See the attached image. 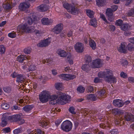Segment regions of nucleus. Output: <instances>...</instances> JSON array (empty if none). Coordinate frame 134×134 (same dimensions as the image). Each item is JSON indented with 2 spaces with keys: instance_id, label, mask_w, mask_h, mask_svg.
<instances>
[{
  "instance_id": "obj_1",
  "label": "nucleus",
  "mask_w": 134,
  "mask_h": 134,
  "mask_svg": "<svg viewBox=\"0 0 134 134\" xmlns=\"http://www.w3.org/2000/svg\"><path fill=\"white\" fill-rule=\"evenodd\" d=\"M49 99H51V103L53 104H55L58 102L64 104L70 100V96L60 91L58 92L55 94L50 96L49 92L46 90L42 91L39 94V99L42 103L47 102Z\"/></svg>"
},
{
  "instance_id": "obj_2",
  "label": "nucleus",
  "mask_w": 134,
  "mask_h": 134,
  "mask_svg": "<svg viewBox=\"0 0 134 134\" xmlns=\"http://www.w3.org/2000/svg\"><path fill=\"white\" fill-rule=\"evenodd\" d=\"M98 75L99 77L104 78L108 82L115 83L116 82L115 77L113 76L112 71L109 69H107L104 72H99Z\"/></svg>"
},
{
  "instance_id": "obj_3",
  "label": "nucleus",
  "mask_w": 134,
  "mask_h": 134,
  "mask_svg": "<svg viewBox=\"0 0 134 134\" xmlns=\"http://www.w3.org/2000/svg\"><path fill=\"white\" fill-rule=\"evenodd\" d=\"M58 54L61 57H65L67 55V61L70 64H73V62L72 56L70 53L67 54L64 51L61 49H59L57 51Z\"/></svg>"
},
{
  "instance_id": "obj_4",
  "label": "nucleus",
  "mask_w": 134,
  "mask_h": 134,
  "mask_svg": "<svg viewBox=\"0 0 134 134\" xmlns=\"http://www.w3.org/2000/svg\"><path fill=\"white\" fill-rule=\"evenodd\" d=\"M72 126V124L70 121L67 120L64 121L61 124V128L64 131L69 132L71 129Z\"/></svg>"
},
{
  "instance_id": "obj_5",
  "label": "nucleus",
  "mask_w": 134,
  "mask_h": 134,
  "mask_svg": "<svg viewBox=\"0 0 134 134\" xmlns=\"http://www.w3.org/2000/svg\"><path fill=\"white\" fill-rule=\"evenodd\" d=\"M31 29L29 28L28 26V25L27 24H25L21 25H19L18 28V31H19V32H29L30 31Z\"/></svg>"
},
{
  "instance_id": "obj_6",
  "label": "nucleus",
  "mask_w": 134,
  "mask_h": 134,
  "mask_svg": "<svg viewBox=\"0 0 134 134\" xmlns=\"http://www.w3.org/2000/svg\"><path fill=\"white\" fill-rule=\"evenodd\" d=\"M101 66L100 60L99 59L93 60L90 65V66L93 68H99Z\"/></svg>"
},
{
  "instance_id": "obj_7",
  "label": "nucleus",
  "mask_w": 134,
  "mask_h": 134,
  "mask_svg": "<svg viewBox=\"0 0 134 134\" xmlns=\"http://www.w3.org/2000/svg\"><path fill=\"white\" fill-rule=\"evenodd\" d=\"M76 52L82 53L84 51V46L83 44L77 42L74 46Z\"/></svg>"
},
{
  "instance_id": "obj_8",
  "label": "nucleus",
  "mask_w": 134,
  "mask_h": 134,
  "mask_svg": "<svg viewBox=\"0 0 134 134\" xmlns=\"http://www.w3.org/2000/svg\"><path fill=\"white\" fill-rule=\"evenodd\" d=\"M50 42L51 41L50 39L47 38L37 44V46L39 47H46L49 44Z\"/></svg>"
},
{
  "instance_id": "obj_9",
  "label": "nucleus",
  "mask_w": 134,
  "mask_h": 134,
  "mask_svg": "<svg viewBox=\"0 0 134 134\" xmlns=\"http://www.w3.org/2000/svg\"><path fill=\"white\" fill-rule=\"evenodd\" d=\"M8 120L12 122L19 121L21 119V116L19 114H16L11 116H9L8 118Z\"/></svg>"
},
{
  "instance_id": "obj_10",
  "label": "nucleus",
  "mask_w": 134,
  "mask_h": 134,
  "mask_svg": "<svg viewBox=\"0 0 134 134\" xmlns=\"http://www.w3.org/2000/svg\"><path fill=\"white\" fill-rule=\"evenodd\" d=\"M59 76L64 78L66 80H72L76 77V76L74 75L66 74H62L60 75Z\"/></svg>"
},
{
  "instance_id": "obj_11",
  "label": "nucleus",
  "mask_w": 134,
  "mask_h": 134,
  "mask_svg": "<svg viewBox=\"0 0 134 134\" xmlns=\"http://www.w3.org/2000/svg\"><path fill=\"white\" fill-rule=\"evenodd\" d=\"M30 6L29 3L26 2H25L21 3L19 6V8L20 10L24 11L29 8Z\"/></svg>"
},
{
  "instance_id": "obj_12",
  "label": "nucleus",
  "mask_w": 134,
  "mask_h": 134,
  "mask_svg": "<svg viewBox=\"0 0 134 134\" xmlns=\"http://www.w3.org/2000/svg\"><path fill=\"white\" fill-rule=\"evenodd\" d=\"M63 25L60 24L56 26L53 29V32L56 34H58L63 29Z\"/></svg>"
},
{
  "instance_id": "obj_13",
  "label": "nucleus",
  "mask_w": 134,
  "mask_h": 134,
  "mask_svg": "<svg viewBox=\"0 0 134 134\" xmlns=\"http://www.w3.org/2000/svg\"><path fill=\"white\" fill-rule=\"evenodd\" d=\"M113 103L114 106L118 107H121L123 105L122 101L119 99L114 100Z\"/></svg>"
},
{
  "instance_id": "obj_14",
  "label": "nucleus",
  "mask_w": 134,
  "mask_h": 134,
  "mask_svg": "<svg viewBox=\"0 0 134 134\" xmlns=\"http://www.w3.org/2000/svg\"><path fill=\"white\" fill-rule=\"evenodd\" d=\"M42 23L45 25L51 24L53 22V20L49 19L48 18H43L41 20Z\"/></svg>"
},
{
  "instance_id": "obj_15",
  "label": "nucleus",
  "mask_w": 134,
  "mask_h": 134,
  "mask_svg": "<svg viewBox=\"0 0 134 134\" xmlns=\"http://www.w3.org/2000/svg\"><path fill=\"white\" fill-rule=\"evenodd\" d=\"M107 94V93L105 90L104 89H102L98 91L97 92V97H98L99 98H104L106 97V95Z\"/></svg>"
},
{
  "instance_id": "obj_16",
  "label": "nucleus",
  "mask_w": 134,
  "mask_h": 134,
  "mask_svg": "<svg viewBox=\"0 0 134 134\" xmlns=\"http://www.w3.org/2000/svg\"><path fill=\"white\" fill-rule=\"evenodd\" d=\"M118 51L121 53H127L126 47L125 43H122L121 45L118 48Z\"/></svg>"
},
{
  "instance_id": "obj_17",
  "label": "nucleus",
  "mask_w": 134,
  "mask_h": 134,
  "mask_svg": "<svg viewBox=\"0 0 134 134\" xmlns=\"http://www.w3.org/2000/svg\"><path fill=\"white\" fill-rule=\"evenodd\" d=\"M25 76L24 75L19 74L16 78V81L18 83H22L26 79Z\"/></svg>"
},
{
  "instance_id": "obj_18",
  "label": "nucleus",
  "mask_w": 134,
  "mask_h": 134,
  "mask_svg": "<svg viewBox=\"0 0 134 134\" xmlns=\"http://www.w3.org/2000/svg\"><path fill=\"white\" fill-rule=\"evenodd\" d=\"M27 131L29 134H43L44 133L41 130L39 129L36 131L29 129L27 130Z\"/></svg>"
},
{
  "instance_id": "obj_19",
  "label": "nucleus",
  "mask_w": 134,
  "mask_h": 134,
  "mask_svg": "<svg viewBox=\"0 0 134 134\" xmlns=\"http://www.w3.org/2000/svg\"><path fill=\"white\" fill-rule=\"evenodd\" d=\"M3 7L6 12H9L13 8L12 6L9 3L3 4Z\"/></svg>"
},
{
  "instance_id": "obj_20",
  "label": "nucleus",
  "mask_w": 134,
  "mask_h": 134,
  "mask_svg": "<svg viewBox=\"0 0 134 134\" xmlns=\"http://www.w3.org/2000/svg\"><path fill=\"white\" fill-rule=\"evenodd\" d=\"M79 12V10L77 8L72 5L68 12L72 14L75 15L78 13Z\"/></svg>"
},
{
  "instance_id": "obj_21",
  "label": "nucleus",
  "mask_w": 134,
  "mask_h": 134,
  "mask_svg": "<svg viewBox=\"0 0 134 134\" xmlns=\"http://www.w3.org/2000/svg\"><path fill=\"white\" fill-rule=\"evenodd\" d=\"M125 120L127 121L134 120V116L130 113H126L124 116Z\"/></svg>"
},
{
  "instance_id": "obj_22",
  "label": "nucleus",
  "mask_w": 134,
  "mask_h": 134,
  "mask_svg": "<svg viewBox=\"0 0 134 134\" xmlns=\"http://www.w3.org/2000/svg\"><path fill=\"white\" fill-rule=\"evenodd\" d=\"M8 116L6 115V114H3V117L1 119L2 124L1 126L2 127L5 126L7 124V121L8 120Z\"/></svg>"
},
{
  "instance_id": "obj_23",
  "label": "nucleus",
  "mask_w": 134,
  "mask_h": 134,
  "mask_svg": "<svg viewBox=\"0 0 134 134\" xmlns=\"http://www.w3.org/2000/svg\"><path fill=\"white\" fill-rule=\"evenodd\" d=\"M86 98L88 100H90L93 101H95L98 98L97 95L95 94H91L86 96Z\"/></svg>"
},
{
  "instance_id": "obj_24",
  "label": "nucleus",
  "mask_w": 134,
  "mask_h": 134,
  "mask_svg": "<svg viewBox=\"0 0 134 134\" xmlns=\"http://www.w3.org/2000/svg\"><path fill=\"white\" fill-rule=\"evenodd\" d=\"M120 28L122 30L126 31L130 30L131 26L128 24H122Z\"/></svg>"
},
{
  "instance_id": "obj_25",
  "label": "nucleus",
  "mask_w": 134,
  "mask_h": 134,
  "mask_svg": "<svg viewBox=\"0 0 134 134\" xmlns=\"http://www.w3.org/2000/svg\"><path fill=\"white\" fill-rule=\"evenodd\" d=\"M34 107L33 105H27L23 108V109L25 111L28 112L30 111Z\"/></svg>"
},
{
  "instance_id": "obj_26",
  "label": "nucleus",
  "mask_w": 134,
  "mask_h": 134,
  "mask_svg": "<svg viewBox=\"0 0 134 134\" xmlns=\"http://www.w3.org/2000/svg\"><path fill=\"white\" fill-rule=\"evenodd\" d=\"M89 44L90 46L93 50H94L96 48V44L95 42L93 40H90V38Z\"/></svg>"
},
{
  "instance_id": "obj_27",
  "label": "nucleus",
  "mask_w": 134,
  "mask_h": 134,
  "mask_svg": "<svg viewBox=\"0 0 134 134\" xmlns=\"http://www.w3.org/2000/svg\"><path fill=\"white\" fill-rule=\"evenodd\" d=\"M81 68L83 70L87 72L89 71L90 70V68L89 64H87L83 65L82 66Z\"/></svg>"
},
{
  "instance_id": "obj_28",
  "label": "nucleus",
  "mask_w": 134,
  "mask_h": 134,
  "mask_svg": "<svg viewBox=\"0 0 134 134\" xmlns=\"http://www.w3.org/2000/svg\"><path fill=\"white\" fill-rule=\"evenodd\" d=\"M48 6L45 4H42L39 6V9L42 12L46 11L48 10Z\"/></svg>"
},
{
  "instance_id": "obj_29",
  "label": "nucleus",
  "mask_w": 134,
  "mask_h": 134,
  "mask_svg": "<svg viewBox=\"0 0 134 134\" xmlns=\"http://www.w3.org/2000/svg\"><path fill=\"white\" fill-rule=\"evenodd\" d=\"M97 4L99 7L104 5L105 4V0H96Z\"/></svg>"
},
{
  "instance_id": "obj_30",
  "label": "nucleus",
  "mask_w": 134,
  "mask_h": 134,
  "mask_svg": "<svg viewBox=\"0 0 134 134\" xmlns=\"http://www.w3.org/2000/svg\"><path fill=\"white\" fill-rule=\"evenodd\" d=\"M26 58L23 55H21L17 57L16 60L20 62L23 63L24 60H26Z\"/></svg>"
},
{
  "instance_id": "obj_31",
  "label": "nucleus",
  "mask_w": 134,
  "mask_h": 134,
  "mask_svg": "<svg viewBox=\"0 0 134 134\" xmlns=\"http://www.w3.org/2000/svg\"><path fill=\"white\" fill-rule=\"evenodd\" d=\"M55 87L57 90H61L63 89V85L61 83H57L55 84Z\"/></svg>"
},
{
  "instance_id": "obj_32",
  "label": "nucleus",
  "mask_w": 134,
  "mask_h": 134,
  "mask_svg": "<svg viewBox=\"0 0 134 134\" xmlns=\"http://www.w3.org/2000/svg\"><path fill=\"white\" fill-rule=\"evenodd\" d=\"M36 17L35 16L33 20L30 17H28L27 18V23L31 25L32 24V23L35 21L36 22Z\"/></svg>"
},
{
  "instance_id": "obj_33",
  "label": "nucleus",
  "mask_w": 134,
  "mask_h": 134,
  "mask_svg": "<svg viewBox=\"0 0 134 134\" xmlns=\"http://www.w3.org/2000/svg\"><path fill=\"white\" fill-rule=\"evenodd\" d=\"M36 69V67L34 64H31L29 66L28 69L29 71H33L35 70Z\"/></svg>"
},
{
  "instance_id": "obj_34",
  "label": "nucleus",
  "mask_w": 134,
  "mask_h": 134,
  "mask_svg": "<svg viewBox=\"0 0 134 134\" xmlns=\"http://www.w3.org/2000/svg\"><path fill=\"white\" fill-rule=\"evenodd\" d=\"M87 15L90 18H93V17L94 13L92 11L88 10L86 11Z\"/></svg>"
},
{
  "instance_id": "obj_35",
  "label": "nucleus",
  "mask_w": 134,
  "mask_h": 134,
  "mask_svg": "<svg viewBox=\"0 0 134 134\" xmlns=\"http://www.w3.org/2000/svg\"><path fill=\"white\" fill-rule=\"evenodd\" d=\"M63 6L64 7L68 10V11L69 12V10L70 9V8L71 7L72 5L71 4L65 3L63 4Z\"/></svg>"
},
{
  "instance_id": "obj_36",
  "label": "nucleus",
  "mask_w": 134,
  "mask_h": 134,
  "mask_svg": "<svg viewBox=\"0 0 134 134\" xmlns=\"http://www.w3.org/2000/svg\"><path fill=\"white\" fill-rule=\"evenodd\" d=\"M113 12L111 8H108L106 9V13L107 16L113 14Z\"/></svg>"
},
{
  "instance_id": "obj_37",
  "label": "nucleus",
  "mask_w": 134,
  "mask_h": 134,
  "mask_svg": "<svg viewBox=\"0 0 134 134\" xmlns=\"http://www.w3.org/2000/svg\"><path fill=\"white\" fill-rule=\"evenodd\" d=\"M86 90L88 93L93 92L94 91L93 87L91 86H88L87 87Z\"/></svg>"
},
{
  "instance_id": "obj_38",
  "label": "nucleus",
  "mask_w": 134,
  "mask_h": 134,
  "mask_svg": "<svg viewBox=\"0 0 134 134\" xmlns=\"http://www.w3.org/2000/svg\"><path fill=\"white\" fill-rule=\"evenodd\" d=\"M85 59L86 62L89 63L92 60L91 57L89 55H86L85 56Z\"/></svg>"
},
{
  "instance_id": "obj_39",
  "label": "nucleus",
  "mask_w": 134,
  "mask_h": 134,
  "mask_svg": "<svg viewBox=\"0 0 134 134\" xmlns=\"http://www.w3.org/2000/svg\"><path fill=\"white\" fill-rule=\"evenodd\" d=\"M48 63V65L51 64L53 63V61L51 58H48L46 59V60H44L43 61V63L44 64L45 63Z\"/></svg>"
},
{
  "instance_id": "obj_40",
  "label": "nucleus",
  "mask_w": 134,
  "mask_h": 134,
  "mask_svg": "<svg viewBox=\"0 0 134 134\" xmlns=\"http://www.w3.org/2000/svg\"><path fill=\"white\" fill-rule=\"evenodd\" d=\"M9 105L5 103H3L1 105V108L4 109L6 110L9 109Z\"/></svg>"
},
{
  "instance_id": "obj_41",
  "label": "nucleus",
  "mask_w": 134,
  "mask_h": 134,
  "mask_svg": "<svg viewBox=\"0 0 134 134\" xmlns=\"http://www.w3.org/2000/svg\"><path fill=\"white\" fill-rule=\"evenodd\" d=\"M85 90V88L82 86H80L78 87L77 88V91L80 93L84 92Z\"/></svg>"
},
{
  "instance_id": "obj_42",
  "label": "nucleus",
  "mask_w": 134,
  "mask_h": 134,
  "mask_svg": "<svg viewBox=\"0 0 134 134\" xmlns=\"http://www.w3.org/2000/svg\"><path fill=\"white\" fill-rule=\"evenodd\" d=\"M90 23L92 26L95 27L97 25V22L95 18L92 19L90 21Z\"/></svg>"
},
{
  "instance_id": "obj_43",
  "label": "nucleus",
  "mask_w": 134,
  "mask_h": 134,
  "mask_svg": "<svg viewBox=\"0 0 134 134\" xmlns=\"http://www.w3.org/2000/svg\"><path fill=\"white\" fill-rule=\"evenodd\" d=\"M14 134H18L22 132V129L21 128L15 129L13 131Z\"/></svg>"
},
{
  "instance_id": "obj_44",
  "label": "nucleus",
  "mask_w": 134,
  "mask_h": 134,
  "mask_svg": "<svg viewBox=\"0 0 134 134\" xmlns=\"http://www.w3.org/2000/svg\"><path fill=\"white\" fill-rule=\"evenodd\" d=\"M128 16H134V8L130 10L127 13Z\"/></svg>"
},
{
  "instance_id": "obj_45",
  "label": "nucleus",
  "mask_w": 134,
  "mask_h": 134,
  "mask_svg": "<svg viewBox=\"0 0 134 134\" xmlns=\"http://www.w3.org/2000/svg\"><path fill=\"white\" fill-rule=\"evenodd\" d=\"M40 125L43 127H45L48 125V122L42 120L39 122Z\"/></svg>"
},
{
  "instance_id": "obj_46",
  "label": "nucleus",
  "mask_w": 134,
  "mask_h": 134,
  "mask_svg": "<svg viewBox=\"0 0 134 134\" xmlns=\"http://www.w3.org/2000/svg\"><path fill=\"white\" fill-rule=\"evenodd\" d=\"M127 48L128 50L130 51H132L134 50V47L133 45L130 43H129L128 45Z\"/></svg>"
},
{
  "instance_id": "obj_47",
  "label": "nucleus",
  "mask_w": 134,
  "mask_h": 134,
  "mask_svg": "<svg viewBox=\"0 0 134 134\" xmlns=\"http://www.w3.org/2000/svg\"><path fill=\"white\" fill-rule=\"evenodd\" d=\"M122 22L123 21L122 20H117L116 21V25L118 26H119L120 27L123 24Z\"/></svg>"
},
{
  "instance_id": "obj_48",
  "label": "nucleus",
  "mask_w": 134,
  "mask_h": 134,
  "mask_svg": "<svg viewBox=\"0 0 134 134\" xmlns=\"http://www.w3.org/2000/svg\"><path fill=\"white\" fill-rule=\"evenodd\" d=\"M31 50V48L30 47H28L24 49V52L26 54H29L30 53Z\"/></svg>"
},
{
  "instance_id": "obj_49",
  "label": "nucleus",
  "mask_w": 134,
  "mask_h": 134,
  "mask_svg": "<svg viewBox=\"0 0 134 134\" xmlns=\"http://www.w3.org/2000/svg\"><path fill=\"white\" fill-rule=\"evenodd\" d=\"M4 91L6 92L7 93H10L11 91V88L9 87H6L3 88Z\"/></svg>"
},
{
  "instance_id": "obj_50",
  "label": "nucleus",
  "mask_w": 134,
  "mask_h": 134,
  "mask_svg": "<svg viewBox=\"0 0 134 134\" xmlns=\"http://www.w3.org/2000/svg\"><path fill=\"white\" fill-rule=\"evenodd\" d=\"M100 18H102L105 22L107 23H109L107 21V20L106 19L105 15L103 14H100Z\"/></svg>"
},
{
  "instance_id": "obj_51",
  "label": "nucleus",
  "mask_w": 134,
  "mask_h": 134,
  "mask_svg": "<svg viewBox=\"0 0 134 134\" xmlns=\"http://www.w3.org/2000/svg\"><path fill=\"white\" fill-rule=\"evenodd\" d=\"M0 52L2 54L5 52V48L3 45H0Z\"/></svg>"
},
{
  "instance_id": "obj_52",
  "label": "nucleus",
  "mask_w": 134,
  "mask_h": 134,
  "mask_svg": "<svg viewBox=\"0 0 134 134\" xmlns=\"http://www.w3.org/2000/svg\"><path fill=\"white\" fill-rule=\"evenodd\" d=\"M3 132L5 133H8L10 131V128L9 127H5L3 129Z\"/></svg>"
},
{
  "instance_id": "obj_53",
  "label": "nucleus",
  "mask_w": 134,
  "mask_h": 134,
  "mask_svg": "<svg viewBox=\"0 0 134 134\" xmlns=\"http://www.w3.org/2000/svg\"><path fill=\"white\" fill-rule=\"evenodd\" d=\"M75 108L73 107H70L69 109V112L73 114H75L76 112L74 111Z\"/></svg>"
},
{
  "instance_id": "obj_54",
  "label": "nucleus",
  "mask_w": 134,
  "mask_h": 134,
  "mask_svg": "<svg viewBox=\"0 0 134 134\" xmlns=\"http://www.w3.org/2000/svg\"><path fill=\"white\" fill-rule=\"evenodd\" d=\"M108 20L110 21H113V20L114 17L113 15H110L107 16Z\"/></svg>"
},
{
  "instance_id": "obj_55",
  "label": "nucleus",
  "mask_w": 134,
  "mask_h": 134,
  "mask_svg": "<svg viewBox=\"0 0 134 134\" xmlns=\"http://www.w3.org/2000/svg\"><path fill=\"white\" fill-rule=\"evenodd\" d=\"M8 36L12 38H14L16 37V34L14 33H10L8 34Z\"/></svg>"
},
{
  "instance_id": "obj_56",
  "label": "nucleus",
  "mask_w": 134,
  "mask_h": 134,
  "mask_svg": "<svg viewBox=\"0 0 134 134\" xmlns=\"http://www.w3.org/2000/svg\"><path fill=\"white\" fill-rule=\"evenodd\" d=\"M19 74H18V73L14 72L12 74H11V76L13 78H15L16 77V78L17 77V76Z\"/></svg>"
},
{
  "instance_id": "obj_57",
  "label": "nucleus",
  "mask_w": 134,
  "mask_h": 134,
  "mask_svg": "<svg viewBox=\"0 0 134 134\" xmlns=\"http://www.w3.org/2000/svg\"><path fill=\"white\" fill-rule=\"evenodd\" d=\"M118 8V6L116 5H113L111 6V10L113 12H114Z\"/></svg>"
},
{
  "instance_id": "obj_58",
  "label": "nucleus",
  "mask_w": 134,
  "mask_h": 134,
  "mask_svg": "<svg viewBox=\"0 0 134 134\" xmlns=\"http://www.w3.org/2000/svg\"><path fill=\"white\" fill-rule=\"evenodd\" d=\"M110 133L111 134H118V132L116 129H114L110 131Z\"/></svg>"
},
{
  "instance_id": "obj_59",
  "label": "nucleus",
  "mask_w": 134,
  "mask_h": 134,
  "mask_svg": "<svg viewBox=\"0 0 134 134\" xmlns=\"http://www.w3.org/2000/svg\"><path fill=\"white\" fill-rule=\"evenodd\" d=\"M121 76L124 78H126L127 77V74L124 72H122L120 74Z\"/></svg>"
},
{
  "instance_id": "obj_60",
  "label": "nucleus",
  "mask_w": 134,
  "mask_h": 134,
  "mask_svg": "<svg viewBox=\"0 0 134 134\" xmlns=\"http://www.w3.org/2000/svg\"><path fill=\"white\" fill-rule=\"evenodd\" d=\"M121 64L122 66H125L127 65L128 62L126 60H122Z\"/></svg>"
},
{
  "instance_id": "obj_61",
  "label": "nucleus",
  "mask_w": 134,
  "mask_h": 134,
  "mask_svg": "<svg viewBox=\"0 0 134 134\" xmlns=\"http://www.w3.org/2000/svg\"><path fill=\"white\" fill-rule=\"evenodd\" d=\"M62 120L60 119H59L55 122V124L57 126H58V125L61 123L62 122Z\"/></svg>"
},
{
  "instance_id": "obj_62",
  "label": "nucleus",
  "mask_w": 134,
  "mask_h": 134,
  "mask_svg": "<svg viewBox=\"0 0 134 134\" xmlns=\"http://www.w3.org/2000/svg\"><path fill=\"white\" fill-rule=\"evenodd\" d=\"M34 31L36 35H37L38 36L39 35L40 36H41L42 34V33L41 31L38 30H35Z\"/></svg>"
},
{
  "instance_id": "obj_63",
  "label": "nucleus",
  "mask_w": 134,
  "mask_h": 134,
  "mask_svg": "<svg viewBox=\"0 0 134 134\" xmlns=\"http://www.w3.org/2000/svg\"><path fill=\"white\" fill-rule=\"evenodd\" d=\"M128 41L131 43L134 44V37L128 38Z\"/></svg>"
},
{
  "instance_id": "obj_64",
  "label": "nucleus",
  "mask_w": 134,
  "mask_h": 134,
  "mask_svg": "<svg viewBox=\"0 0 134 134\" xmlns=\"http://www.w3.org/2000/svg\"><path fill=\"white\" fill-rule=\"evenodd\" d=\"M129 81L130 82H134V78L132 77H130L128 78Z\"/></svg>"
}]
</instances>
